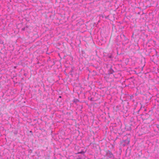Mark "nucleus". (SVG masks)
<instances>
[{
	"label": "nucleus",
	"instance_id": "1",
	"mask_svg": "<svg viewBox=\"0 0 159 159\" xmlns=\"http://www.w3.org/2000/svg\"><path fill=\"white\" fill-rule=\"evenodd\" d=\"M120 36L121 39V41H122V44L123 45L125 46V44L129 43V40L124 34H121Z\"/></svg>",
	"mask_w": 159,
	"mask_h": 159
},
{
	"label": "nucleus",
	"instance_id": "2",
	"mask_svg": "<svg viewBox=\"0 0 159 159\" xmlns=\"http://www.w3.org/2000/svg\"><path fill=\"white\" fill-rule=\"evenodd\" d=\"M106 156L107 159H114V155L110 151H108L106 152Z\"/></svg>",
	"mask_w": 159,
	"mask_h": 159
},
{
	"label": "nucleus",
	"instance_id": "3",
	"mask_svg": "<svg viewBox=\"0 0 159 159\" xmlns=\"http://www.w3.org/2000/svg\"><path fill=\"white\" fill-rule=\"evenodd\" d=\"M124 143L127 144V145L130 142V139L128 138L125 139L123 140L122 141Z\"/></svg>",
	"mask_w": 159,
	"mask_h": 159
},
{
	"label": "nucleus",
	"instance_id": "4",
	"mask_svg": "<svg viewBox=\"0 0 159 159\" xmlns=\"http://www.w3.org/2000/svg\"><path fill=\"white\" fill-rule=\"evenodd\" d=\"M114 72V71L112 68V67L111 66L109 70V74H112Z\"/></svg>",
	"mask_w": 159,
	"mask_h": 159
},
{
	"label": "nucleus",
	"instance_id": "5",
	"mask_svg": "<svg viewBox=\"0 0 159 159\" xmlns=\"http://www.w3.org/2000/svg\"><path fill=\"white\" fill-rule=\"evenodd\" d=\"M107 57L111 59L112 60V58L113 57L112 55L111 54H108L107 56Z\"/></svg>",
	"mask_w": 159,
	"mask_h": 159
},
{
	"label": "nucleus",
	"instance_id": "6",
	"mask_svg": "<svg viewBox=\"0 0 159 159\" xmlns=\"http://www.w3.org/2000/svg\"><path fill=\"white\" fill-rule=\"evenodd\" d=\"M120 144L121 146H122V147H124V146L127 145L125 144V143H124L123 141L121 142Z\"/></svg>",
	"mask_w": 159,
	"mask_h": 159
},
{
	"label": "nucleus",
	"instance_id": "7",
	"mask_svg": "<svg viewBox=\"0 0 159 159\" xmlns=\"http://www.w3.org/2000/svg\"><path fill=\"white\" fill-rule=\"evenodd\" d=\"M85 152L83 151H81L78 152V154H84V153Z\"/></svg>",
	"mask_w": 159,
	"mask_h": 159
},
{
	"label": "nucleus",
	"instance_id": "8",
	"mask_svg": "<svg viewBox=\"0 0 159 159\" xmlns=\"http://www.w3.org/2000/svg\"><path fill=\"white\" fill-rule=\"evenodd\" d=\"M74 67H72L70 71V72H73L74 71Z\"/></svg>",
	"mask_w": 159,
	"mask_h": 159
},
{
	"label": "nucleus",
	"instance_id": "9",
	"mask_svg": "<svg viewBox=\"0 0 159 159\" xmlns=\"http://www.w3.org/2000/svg\"><path fill=\"white\" fill-rule=\"evenodd\" d=\"M79 101L78 99H75L74 101V102H79Z\"/></svg>",
	"mask_w": 159,
	"mask_h": 159
},
{
	"label": "nucleus",
	"instance_id": "10",
	"mask_svg": "<svg viewBox=\"0 0 159 159\" xmlns=\"http://www.w3.org/2000/svg\"><path fill=\"white\" fill-rule=\"evenodd\" d=\"M92 66L93 67H95L96 69H97L98 68V67L97 66H95L93 65H92Z\"/></svg>",
	"mask_w": 159,
	"mask_h": 159
},
{
	"label": "nucleus",
	"instance_id": "11",
	"mask_svg": "<svg viewBox=\"0 0 159 159\" xmlns=\"http://www.w3.org/2000/svg\"><path fill=\"white\" fill-rule=\"evenodd\" d=\"M25 27L23 28L21 30L22 31H25Z\"/></svg>",
	"mask_w": 159,
	"mask_h": 159
},
{
	"label": "nucleus",
	"instance_id": "12",
	"mask_svg": "<svg viewBox=\"0 0 159 159\" xmlns=\"http://www.w3.org/2000/svg\"><path fill=\"white\" fill-rule=\"evenodd\" d=\"M59 98H61V96H59Z\"/></svg>",
	"mask_w": 159,
	"mask_h": 159
},
{
	"label": "nucleus",
	"instance_id": "13",
	"mask_svg": "<svg viewBox=\"0 0 159 159\" xmlns=\"http://www.w3.org/2000/svg\"><path fill=\"white\" fill-rule=\"evenodd\" d=\"M143 67H142V70H143Z\"/></svg>",
	"mask_w": 159,
	"mask_h": 159
}]
</instances>
